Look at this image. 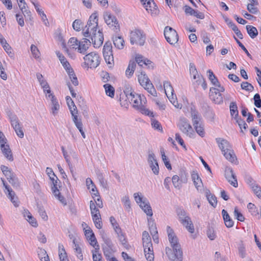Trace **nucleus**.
<instances>
[{"mask_svg":"<svg viewBox=\"0 0 261 261\" xmlns=\"http://www.w3.org/2000/svg\"><path fill=\"white\" fill-rule=\"evenodd\" d=\"M208 74V77L211 83L214 85L218 84L219 81L217 77L215 75L213 72L209 69L207 71Z\"/></svg>","mask_w":261,"mask_h":261,"instance_id":"nucleus-53","label":"nucleus"},{"mask_svg":"<svg viewBox=\"0 0 261 261\" xmlns=\"http://www.w3.org/2000/svg\"><path fill=\"white\" fill-rule=\"evenodd\" d=\"M66 100L71 115L77 114L76 107L71 97L69 96H67L66 97Z\"/></svg>","mask_w":261,"mask_h":261,"instance_id":"nucleus-34","label":"nucleus"},{"mask_svg":"<svg viewBox=\"0 0 261 261\" xmlns=\"http://www.w3.org/2000/svg\"><path fill=\"white\" fill-rule=\"evenodd\" d=\"M85 63L90 68H95L100 64L99 56L95 52H91L87 54L84 57Z\"/></svg>","mask_w":261,"mask_h":261,"instance_id":"nucleus-8","label":"nucleus"},{"mask_svg":"<svg viewBox=\"0 0 261 261\" xmlns=\"http://www.w3.org/2000/svg\"><path fill=\"white\" fill-rule=\"evenodd\" d=\"M247 33L249 36L252 38H255L258 35V31L256 28L252 25H246V27Z\"/></svg>","mask_w":261,"mask_h":261,"instance_id":"nucleus-43","label":"nucleus"},{"mask_svg":"<svg viewBox=\"0 0 261 261\" xmlns=\"http://www.w3.org/2000/svg\"><path fill=\"white\" fill-rule=\"evenodd\" d=\"M58 179L54 182H51V191L54 196L64 205L66 204V201L63 196L61 195L58 189Z\"/></svg>","mask_w":261,"mask_h":261,"instance_id":"nucleus-23","label":"nucleus"},{"mask_svg":"<svg viewBox=\"0 0 261 261\" xmlns=\"http://www.w3.org/2000/svg\"><path fill=\"white\" fill-rule=\"evenodd\" d=\"M136 66V63L135 61H130L128 66L126 70L125 74L128 77L132 76Z\"/></svg>","mask_w":261,"mask_h":261,"instance_id":"nucleus-42","label":"nucleus"},{"mask_svg":"<svg viewBox=\"0 0 261 261\" xmlns=\"http://www.w3.org/2000/svg\"><path fill=\"white\" fill-rule=\"evenodd\" d=\"M79 42L78 40L74 37L71 38L68 42V45L70 49H73L77 50Z\"/></svg>","mask_w":261,"mask_h":261,"instance_id":"nucleus-48","label":"nucleus"},{"mask_svg":"<svg viewBox=\"0 0 261 261\" xmlns=\"http://www.w3.org/2000/svg\"><path fill=\"white\" fill-rule=\"evenodd\" d=\"M130 42L132 44H136L140 46L144 44L146 36L143 31L139 29H135L130 33Z\"/></svg>","mask_w":261,"mask_h":261,"instance_id":"nucleus-5","label":"nucleus"},{"mask_svg":"<svg viewBox=\"0 0 261 261\" xmlns=\"http://www.w3.org/2000/svg\"><path fill=\"white\" fill-rule=\"evenodd\" d=\"M142 242L145 257L148 261H154V254L151 238L148 232L144 231L142 233Z\"/></svg>","mask_w":261,"mask_h":261,"instance_id":"nucleus-3","label":"nucleus"},{"mask_svg":"<svg viewBox=\"0 0 261 261\" xmlns=\"http://www.w3.org/2000/svg\"><path fill=\"white\" fill-rule=\"evenodd\" d=\"M136 62L139 66H142L144 65L148 66V67H153L152 62L145 59L141 55H138L136 57Z\"/></svg>","mask_w":261,"mask_h":261,"instance_id":"nucleus-31","label":"nucleus"},{"mask_svg":"<svg viewBox=\"0 0 261 261\" xmlns=\"http://www.w3.org/2000/svg\"><path fill=\"white\" fill-rule=\"evenodd\" d=\"M72 120L75 124L76 128L79 130L83 138H86V135L83 128V123L81 119H78L77 114L72 115Z\"/></svg>","mask_w":261,"mask_h":261,"instance_id":"nucleus-30","label":"nucleus"},{"mask_svg":"<svg viewBox=\"0 0 261 261\" xmlns=\"http://www.w3.org/2000/svg\"><path fill=\"white\" fill-rule=\"evenodd\" d=\"M82 247V241L75 244H72V248L73 250L74 254L76 255L77 258L81 260H83L84 258Z\"/></svg>","mask_w":261,"mask_h":261,"instance_id":"nucleus-29","label":"nucleus"},{"mask_svg":"<svg viewBox=\"0 0 261 261\" xmlns=\"http://www.w3.org/2000/svg\"><path fill=\"white\" fill-rule=\"evenodd\" d=\"M8 115L9 116L11 124L14 129L16 134L19 138H22L24 137V133L18 117L16 115L10 112L8 113Z\"/></svg>","mask_w":261,"mask_h":261,"instance_id":"nucleus-9","label":"nucleus"},{"mask_svg":"<svg viewBox=\"0 0 261 261\" xmlns=\"http://www.w3.org/2000/svg\"><path fill=\"white\" fill-rule=\"evenodd\" d=\"M216 141L222 153L232 148L229 142L223 138H217L216 139Z\"/></svg>","mask_w":261,"mask_h":261,"instance_id":"nucleus-24","label":"nucleus"},{"mask_svg":"<svg viewBox=\"0 0 261 261\" xmlns=\"http://www.w3.org/2000/svg\"><path fill=\"white\" fill-rule=\"evenodd\" d=\"M236 119V122L238 124L242 133H244L243 129L246 130L247 128L248 127V125L246 124V123L245 122V121L241 118H237Z\"/></svg>","mask_w":261,"mask_h":261,"instance_id":"nucleus-57","label":"nucleus"},{"mask_svg":"<svg viewBox=\"0 0 261 261\" xmlns=\"http://www.w3.org/2000/svg\"><path fill=\"white\" fill-rule=\"evenodd\" d=\"M242 89L245 90L249 92H251L253 90V86L250 83L247 82H242L241 85Z\"/></svg>","mask_w":261,"mask_h":261,"instance_id":"nucleus-62","label":"nucleus"},{"mask_svg":"<svg viewBox=\"0 0 261 261\" xmlns=\"http://www.w3.org/2000/svg\"><path fill=\"white\" fill-rule=\"evenodd\" d=\"M167 232L168 240L173 250L171 248L167 247L165 249L166 254L171 261L176 258L181 260L182 258V251L178 238L170 226H167Z\"/></svg>","mask_w":261,"mask_h":261,"instance_id":"nucleus-1","label":"nucleus"},{"mask_svg":"<svg viewBox=\"0 0 261 261\" xmlns=\"http://www.w3.org/2000/svg\"><path fill=\"white\" fill-rule=\"evenodd\" d=\"M72 27L75 31L79 32L81 31V29L83 27V24L81 20L76 19L72 23Z\"/></svg>","mask_w":261,"mask_h":261,"instance_id":"nucleus-56","label":"nucleus"},{"mask_svg":"<svg viewBox=\"0 0 261 261\" xmlns=\"http://www.w3.org/2000/svg\"><path fill=\"white\" fill-rule=\"evenodd\" d=\"M103 253L106 258L110 261L112 254L115 251L114 248H109L107 247H103Z\"/></svg>","mask_w":261,"mask_h":261,"instance_id":"nucleus-49","label":"nucleus"},{"mask_svg":"<svg viewBox=\"0 0 261 261\" xmlns=\"http://www.w3.org/2000/svg\"><path fill=\"white\" fill-rule=\"evenodd\" d=\"M164 88L166 95H170V94L174 93V90L170 82L168 81L164 82Z\"/></svg>","mask_w":261,"mask_h":261,"instance_id":"nucleus-50","label":"nucleus"},{"mask_svg":"<svg viewBox=\"0 0 261 261\" xmlns=\"http://www.w3.org/2000/svg\"><path fill=\"white\" fill-rule=\"evenodd\" d=\"M251 188L253 191L254 193L257 197L261 199V188L257 185L252 184L251 185Z\"/></svg>","mask_w":261,"mask_h":261,"instance_id":"nucleus-54","label":"nucleus"},{"mask_svg":"<svg viewBox=\"0 0 261 261\" xmlns=\"http://www.w3.org/2000/svg\"><path fill=\"white\" fill-rule=\"evenodd\" d=\"M225 177L227 181L233 187H238V181L233 173V170L231 168H228L225 170Z\"/></svg>","mask_w":261,"mask_h":261,"instance_id":"nucleus-27","label":"nucleus"},{"mask_svg":"<svg viewBox=\"0 0 261 261\" xmlns=\"http://www.w3.org/2000/svg\"><path fill=\"white\" fill-rule=\"evenodd\" d=\"M103 17L106 23L115 31L119 30V24L116 17L109 11L103 13Z\"/></svg>","mask_w":261,"mask_h":261,"instance_id":"nucleus-12","label":"nucleus"},{"mask_svg":"<svg viewBox=\"0 0 261 261\" xmlns=\"http://www.w3.org/2000/svg\"><path fill=\"white\" fill-rule=\"evenodd\" d=\"M114 45L119 49H122L124 47V41L123 39L120 36H116L113 39Z\"/></svg>","mask_w":261,"mask_h":261,"instance_id":"nucleus-45","label":"nucleus"},{"mask_svg":"<svg viewBox=\"0 0 261 261\" xmlns=\"http://www.w3.org/2000/svg\"><path fill=\"white\" fill-rule=\"evenodd\" d=\"M89 37L91 39L93 46L95 48L99 47L103 43V36L102 32L100 30L91 34Z\"/></svg>","mask_w":261,"mask_h":261,"instance_id":"nucleus-19","label":"nucleus"},{"mask_svg":"<svg viewBox=\"0 0 261 261\" xmlns=\"http://www.w3.org/2000/svg\"><path fill=\"white\" fill-rule=\"evenodd\" d=\"M126 96L134 107L139 109L141 108V107H143V101L140 95L130 92L129 93H126Z\"/></svg>","mask_w":261,"mask_h":261,"instance_id":"nucleus-14","label":"nucleus"},{"mask_svg":"<svg viewBox=\"0 0 261 261\" xmlns=\"http://www.w3.org/2000/svg\"><path fill=\"white\" fill-rule=\"evenodd\" d=\"M164 36L167 41L170 44H175L178 40L176 31L170 27H166L164 29Z\"/></svg>","mask_w":261,"mask_h":261,"instance_id":"nucleus-13","label":"nucleus"},{"mask_svg":"<svg viewBox=\"0 0 261 261\" xmlns=\"http://www.w3.org/2000/svg\"><path fill=\"white\" fill-rule=\"evenodd\" d=\"M6 177L9 182L14 187H18L19 186L18 180L15 175L10 170L3 173Z\"/></svg>","mask_w":261,"mask_h":261,"instance_id":"nucleus-28","label":"nucleus"},{"mask_svg":"<svg viewBox=\"0 0 261 261\" xmlns=\"http://www.w3.org/2000/svg\"><path fill=\"white\" fill-rule=\"evenodd\" d=\"M134 197L136 202L139 205L141 208L150 204L146 198L139 192L134 193Z\"/></svg>","mask_w":261,"mask_h":261,"instance_id":"nucleus-26","label":"nucleus"},{"mask_svg":"<svg viewBox=\"0 0 261 261\" xmlns=\"http://www.w3.org/2000/svg\"><path fill=\"white\" fill-rule=\"evenodd\" d=\"M56 54L65 70H69L71 67L65 57L59 51H56Z\"/></svg>","mask_w":261,"mask_h":261,"instance_id":"nucleus-37","label":"nucleus"},{"mask_svg":"<svg viewBox=\"0 0 261 261\" xmlns=\"http://www.w3.org/2000/svg\"><path fill=\"white\" fill-rule=\"evenodd\" d=\"M222 92L218 91V93H210L211 99L217 104H220L223 102V97L221 94Z\"/></svg>","mask_w":261,"mask_h":261,"instance_id":"nucleus-41","label":"nucleus"},{"mask_svg":"<svg viewBox=\"0 0 261 261\" xmlns=\"http://www.w3.org/2000/svg\"><path fill=\"white\" fill-rule=\"evenodd\" d=\"M0 148L6 159L9 161L14 160L12 150L9 146L8 140L4 134L0 131Z\"/></svg>","mask_w":261,"mask_h":261,"instance_id":"nucleus-4","label":"nucleus"},{"mask_svg":"<svg viewBox=\"0 0 261 261\" xmlns=\"http://www.w3.org/2000/svg\"><path fill=\"white\" fill-rule=\"evenodd\" d=\"M46 98L50 100V111L54 115L56 116L60 110V106L57 98L54 94L46 95Z\"/></svg>","mask_w":261,"mask_h":261,"instance_id":"nucleus-15","label":"nucleus"},{"mask_svg":"<svg viewBox=\"0 0 261 261\" xmlns=\"http://www.w3.org/2000/svg\"><path fill=\"white\" fill-rule=\"evenodd\" d=\"M146 10L151 15H156L158 12L156 6L153 0H140Z\"/></svg>","mask_w":261,"mask_h":261,"instance_id":"nucleus-17","label":"nucleus"},{"mask_svg":"<svg viewBox=\"0 0 261 261\" xmlns=\"http://www.w3.org/2000/svg\"><path fill=\"white\" fill-rule=\"evenodd\" d=\"M190 72L194 79H198L201 76V75L198 74L196 67L193 63L190 64Z\"/></svg>","mask_w":261,"mask_h":261,"instance_id":"nucleus-51","label":"nucleus"},{"mask_svg":"<svg viewBox=\"0 0 261 261\" xmlns=\"http://www.w3.org/2000/svg\"><path fill=\"white\" fill-rule=\"evenodd\" d=\"M58 254L60 261L68 259L65 248L61 243L58 244Z\"/></svg>","mask_w":261,"mask_h":261,"instance_id":"nucleus-40","label":"nucleus"},{"mask_svg":"<svg viewBox=\"0 0 261 261\" xmlns=\"http://www.w3.org/2000/svg\"><path fill=\"white\" fill-rule=\"evenodd\" d=\"M247 208L252 215H256L259 213L255 205L252 203H249L248 204Z\"/></svg>","mask_w":261,"mask_h":261,"instance_id":"nucleus-64","label":"nucleus"},{"mask_svg":"<svg viewBox=\"0 0 261 261\" xmlns=\"http://www.w3.org/2000/svg\"><path fill=\"white\" fill-rule=\"evenodd\" d=\"M194 128L197 133L201 137H203L205 135L204 129V125L202 123L194 125Z\"/></svg>","mask_w":261,"mask_h":261,"instance_id":"nucleus-52","label":"nucleus"},{"mask_svg":"<svg viewBox=\"0 0 261 261\" xmlns=\"http://www.w3.org/2000/svg\"><path fill=\"white\" fill-rule=\"evenodd\" d=\"M122 202L123 203L125 209L128 211H129L130 207V202L128 196H125L122 198Z\"/></svg>","mask_w":261,"mask_h":261,"instance_id":"nucleus-55","label":"nucleus"},{"mask_svg":"<svg viewBox=\"0 0 261 261\" xmlns=\"http://www.w3.org/2000/svg\"><path fill=\"white\" fill-rule=\"evenodd\" d=\"M85 235L89 244L96 249H99V245L95 237L94 233L90 228H85Z\"/></svg>","mask_w":261,"mask_h":261,"instance_id":"nucleus-21","label":"nucleus"},{"mask_svg":"<svg viewBox=\"0 0 261 261\" xmlns=\"http://www.w3.org/2000/svg\"><path fill=\"white\" fill-rule=\"evenodd\" d=\"M191 117L193 126L197 124L202 123L201 121V116L198 113V112L192 110L191 111Z\"/></svg>","mask_w":261,"mask_h":261,"instance_id":"nucleus-39","label":"nucleus"},{"mask_svg":"<svg viewBox=\"0 0 261 261\" xmlns=\"http://www.w3.org/2000/svg\"><path fill=\"white\" fill-rule=\"evenodd\" d=\"M55 38L56 40L62 43V48L64 49L67 54H69V48L66 46L63 36L60 31H57L55 33Z\"/></svg>","mask_w":261,"mask_h":261,"instance_id":"nucleus-33","label":"nucleus"},{"mask_svg":"<svg viewBox=\"0 0 261 261\" xmlns=\"http://www.w3.org/2000/svg\"><path fill=\"white\" fill-rule=\"evenodd\" d=\"M66 71L67 72L68 76L73 85L75 86H77L79 84V82L72 68L69 69V70H66Z\"/></svg>","mask_w":261,"mask_h":261,"instance_id":"nucleus-47","label":"nucleus"},{"mask_svg":"<svg viewBox=\"0 0 261 261\" xmlns=\"http://www.w3.org/2000/svg\"><path fill=\"white\" fill-rule=\"evenodd\" d=\"M98 20V14L96 12L90 15L87 24L83 30L82 33L84 37H89L91 34L97 32Z\"/></svg>","mask_w":261,"mask_h":261,"instance_id":"nucleus-2","label":"nucleus"},{"mask_svg":"<svg viewBox=\"0 0 261 261\" xmlns=\"http://www.w3.org/2000/svg\"><path fill=\"white\" fill-rule=\"evenodd\" d=\"M31 51L35 58L38 59L40 58V53L36 46L32 44L31 46Z\"/></svg>","mask_w":261,"mask_h":261,"instance_id":"nucleus-61","label":"nucleus"},{"mask_svg":"<svg viewBox=\"0 0 261 261\" xmlns=\"http://www.w3.org/2000/svg\"><path fill=\"white\" fill-rule=\"evenodd\" d=\"M230 115L233 116L235 115L236 117L238 115V107L235 102H232L230 105Z\"/></svg>","mask_w":261,"mask_h":261,"instance_id":"nucleus-59","label":"nucleus"},{"mask_svg":"<svg viewBox=\"0 0 261 261\" xmlns=\"http://www.w3.org/2000/svg\"><path fill=\"white\" fill-rule=\"evenodd\" d=\"M106 94L111 97H113L115 95V89L110 84H106L103 85Z\"/></svg>","mask_w":261,"mask_h":261,"instance_id":"nucleus-46","label":"nucleus"},{"mask_svg":"<svg viewBox=\"0 0 261 261\" xmlns=\"http://www.w3.org/2000/svg\"><path fill=\"white\" fill-rule=\"evenodd\" d=\"M1 180L3 182V186L5 187L4 192L7 195L11 202L13 203L15 206H18V203L17 201V198L15 196V193L12 191L11 188L6 184L4 179L1 178Z\"/></svg>","mask_w":261,"mask_h":261,"instance_id":"nucleus-18","label":"nucleus"},{"mask_svg":"<svg viewBox=\"0 0 261 261\" xmlns=\"http://www.w3.org/2000/svg\"><path fill=\"white\" fill-rule=\"evenodd\" d=\"M23 216L27 221L33 227H36L38 223L35 218H34L32 214L28 210H24L23 212Z\"/></svg>","mask_w":261,"mask_h":261,"instance_id":"nucleus-32","label":"nucleus"},{"mask_svg":"<svg viewBox=\"0 0 261 261\" xmlns=\"http://www.w3.org/2000/svg\"><path fill=\"white\" fill-rule=\"evenodd\" d=\"M203 192L205 193L207 199L208 201L210 204L213 207H216L217 204V200L215 196L212 195L211 193L210 190L207 189H205Z\"/></svg>","mask_w":261,"mask_h":261,"instance_id":"nucleus-36","label":"nucleus"},{"mask_svg":"<svg viewBox=\"0 0 261 261\" xmlns=\"http://www.w3.org/2000/svg\"><path fill=\"white\" fill-rule=\"evenodd\" d=\"M161 153L162 160L164 162L166 168L168 169H171V166L169 162L168 161L167 157L166 156L163 149L161 150Z\"/></svg>","mask_w":261,"mask_h":261,"instance_id":"nucleus-58","label":"nucleus"},{"mask_svg":"<svg viewBox=\"0 0 261 261\" xmlns=\"http://www.w3.org/2000/svg\"><path fill=\"white\" fill-rule=\"evenodd\" d=\"M170 101L174 105V106L178 109H181L182 107L181 104L178 103L176 95L173 93L170 95H166Z\"/></svg>","mask_w":261,"mask_h":261,"instance_id":"nucleus-44","label":"nucleus"},{"mask_svg":"<svg viewBox=\"0 0 261 261\" xmlns=\"http://www.w3.org/2000/svg\"><path fill=\"white\" fill-rule=\"evenodd\" d=\"M92 197L94 199L93 201L96 206H97L98 208H102L103 207V203L102 200L100 199L99 193L97 194V195L92 196Z\"/></svg>","mask_w":261,"mask_h":261,"instance_id":"nucleus-60","label":"nucleus"},{"mask_svg":"<svg viewBox=\"0 0 261 261\" xmlns=\"http://www.w3.org/2000/svg\"><path fill=\"white\" fill-rule=\"evenodd\" d=\"M225 158L232 163H236L237 162V157L232 149H230L228 151L223 153Z\"/></svg>","mask_w":261,"mask_h":261,"instance_id":"nucleus-38","label":"nucleus"},{"mask_svg":"<svg viewBox=\"0 0 261 261\" xmlns=\"http://www.w3.org/2000/svg\"><path fill=\"white\" fill-rule=\"evenodd\" d=\"M91 41L87 38H83L80 41L77 51L82 54H85L91 45Z\"/></svg>","mask_w":261,"mask_h":261,"instance_id":"nucleus-25","label":"nucleus"},{"mask_svg":"<svg viewBox=\"0 0 261 261\" xmlns=\"http://www.w3.org/2000/svg\"><path fill=\"white\" fill-rule=\"evenodd\" d=\"M178 126L179 129L189 137H193L194 132L189 121L185 118L180 119Z\"/></svg>","mask_w":261,"mask_h":261,"instance_id":"nucleus-11","label":"nucleus"},{"mask_svg":"<svg viewBox=\"0 0 261 261\" xmlns=\"http://www.w3.org/2000/svg\"><path fill=\"white\" fill-rule=\"evenodd\" d=\"M222 215L223 216L225 226L228 228L232 227L233 226V221L230 218L227 211L225 210H223L222 211Z\"/></svg>","mask_w":261,"mask_h":261,"instance_id":"nucleus-35","label":"nucleus"},{"mask_svg":"<svg viewBox=\"0 0 261 261\" xmlns=\"http://www.w3.org/2000/svg\"><path fill=\"white\" fill-rule=\"evenodd\" d=\"M179 221L186 227V229L190 232H194V227L190 218L187 215L186 212L180 210L178 213Z\"/></svg>","mask_w":261,"mask_h":261,"instance_id":"nucleus-10","label":"nucleus"},{"mask_svg":"<svg viewBox=\"0 0 261 261\" xmlns=\"http://www.w3.org/2000/svg\"><path fill=\"white\" fill-rule=\"evenodd\" d=\"M90 208L95 227L97 229H101L102 226L101 216L98 208L96 207L93 200H91L90 202Z\"/></svg>","mask_w":261,"mask_h":261,"instance_id":"nucleus-7","label":"nucleus"},{"mask_svg":"<svg viewBox=\"0 0 261 261\" xmlns=\"http://www.w3.org/2000/svg\"><path fill=\"white\" fill-rule=\"evenodd\" d=\"M148 225L149 226L150 232L152 237L153 241L158 243L159 237L158 235V231L156 227L155 223H154V220L151 218H148Z\"/></svg>","mask_w":261,"mask_h":261,"instance_id":"nucleus-22","label":"nucleus"},{"mask_svg":"<svg viewBox=\"0 0 261 261\" xmlns=\"http://www.w3.org/2000/svg\"><path fill=\"white\" fill-rule=\"evenodd\" d=\"M138 79L140 84L149 93L154 96L156 95L155 89L147 76L145 73L141 72L138 75Z\"/></svg>","mask_w":261,"mask_h":261,"instance_id":"nucleus-6","label":"nucleus"},{"mask_svg":"<svg viewBox=\"0 0 261 261\" xmlns=\"http://www.w3.org/2000/svg\"><path fill=\"white\" fill-rule=\"evenodd\" d=\"M147 161L153 173L155 175H158L159 173V165L155 154L151 151L148 153Z\"/></svg>","mask_w":261,"mask_h":261,"instance_id":"nucleus-16","label":"nucleus"},{"mask_svg":"<svg viewBox=\"0 0 261 261\" xmlns=\"http://www.w3.org/2000/svg\"><path fill=\"white\" fill-rule=\"evenodd\" d=\"M141 209L144 211V212L148 216V218H151L153 215L152 210L150 206V204L147 205L144 207L141 208Z\"/></svg>","mask_w":261,"mask_h":261,"instance_id":"nucleus-63","label":"nucleus"},{"mask_svg":"<svg viewBox=\"0 0 261 261\" xmlns=\"http://www.w3.org/2000/svg\"><path fill=\"white\" fill-rule=\"evenodd\" d=\"M191 178L197 190L200 193L203 192L205 189L203 188L202 180L198 173L196 171H193L191 174Z\"/></svg>","mask_w":261,"mask_h":261,"instance_id":"nucleus-20","label":"nucleus"}]
</instances>
